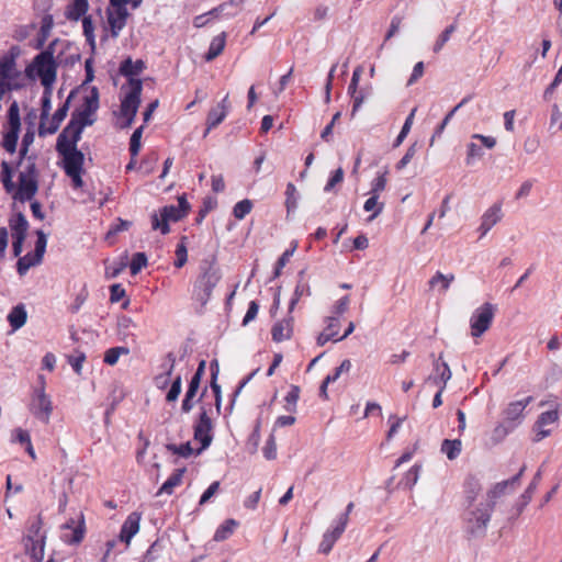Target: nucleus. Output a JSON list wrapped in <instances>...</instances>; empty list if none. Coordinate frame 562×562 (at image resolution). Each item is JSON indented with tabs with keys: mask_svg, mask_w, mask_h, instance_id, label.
Here are the masks:
<instances>
[{
	"mask_svg": "<svg viewBox=\"0 0 562 562\" xmlns=\"http://www.w3.org/2000/svg\"><path fill=\"white\" fill-rule=\"evenodd\" d=\"M493 512V504L485 502L467 506L462 514V524L468 539H481L486 536Z\"/></svg>",
	"mask_w": 562,
	"mask_h": 562,
	"instance_id": "nucleus-1",
	"label": "nucleus"
},
{
	"mask_svg": "<svg viewBox=\"0 0 562 562\" xmlns=\"http://www.w3.org/2000/svg\"><path fill=\"white\" fill-rule=\"evenodd\" d=\"M58 40H54L48 46L34 56L32 61L25 67L24 75L27 79L34 81L36 79L49 80L57 79V70L61 60H57L54 57L55 45Z\"/></svg>",
	"mask_w": 562,
	"mask_h": 562,
	"instance_id": "nucleus-2",
	"label": "nucleus"
},
{
	"mask_svg": "<svg viewBox=\"0 0 562 562\" xmlns=\"http://www.w3.org/2000/svg\"><path fill=\"white\" fill-rule=\"evenodd\" d=\"M0 180L7 193H13L12 198L19 202L31 201L38 191V180L25 179L19 176V186L13 182V169L7 160L1 161Z\"/></svg>",
	"mask_w": 562,
	"mask_h": 562,
	"instance_id": "nucleus-3",
	"label": "nucleus"
},
{
	"mask_svg": "<svg viewBox=\"0 0 562 562\" xmlns=\"http://www.w3.org/2000/svg\"><path fill=\"white\" fill-rule=\"evenodd\" d=\"M220 280L221 273L215 262L203 261L201 265V273L195 281L193 289V296L202 306L209 302L213 289Z\"/></svg>",
	"mask_w": 562,
	"mask_h": 562,
	"instance_id": "nucleus-4",
	"label": "nucleus"
},
{
	"mask_svg": "<svg viewBox=\"0 0 562 562\" xmlns=\"http://www.w3.org/2000/svg\"><path fill=\"white\" fill-rule=\"evenodd\" d=\"M142 91L143 82L140 79L130 80V91L122 99L120 105V114L125 119V121L120 124L121 128H128L134 123L140 104Z\"/></svg>",
	"mask_w": 562,
	"mask_h": 562,
	"instance_id": "nucleus-5",
	"label": "nucleus"
},
{
	"mask_svg": "<svg viewBox=\"0 0 562 562\" xmlns=\"http://www.w3.org/2000/svg\"><path fill=\"white\" fill-rule=\"evenodd\" d=\"M19 54L20 48L12 46L5 55L0 57V101L10 92V90L5 88L4 79L22 76V72L16 69V58Z\"/></svg>",
	"mask_w": 562,
	"mask_h": 562,
	"instance_id": "nucleus-6",
	"label": "nucleus"
},
{
	"mask_svg": "<svg viewBox=\"0 0 562 562\" xmlns=\"http://www.w3.org/2000/svg\"><path fill=\"white\" fill-rule=\"evenodd\" d=\"M113 10H106L108 23L110 25L111 36L116 38L120 32L125 27L130 16L126 8V0H109Z\"/></svg>",
	"mask_w": 562,
	"mask_h": 562,
	"instance_id": "nucleus-7",
	"label": "nucleus"
},
{
	"mask_svg": "<svg viewBox=\"0 0 562 562\" xmlns=\"http://www.w3.org/2000/svg\"><path fill=\"white\" fill-rule=\"evenodd\" d=\"M495 306L491 303H484L477 307L470 319L471 334L473 337H480L491 326L495 315Z\"/></svg>",
	"mask_w": 562,
	"mask_h": 562,
	"instance_id": "nucleus-8",
	"label": "nucleus"
},
{
	"mask_svg": "<svg viewBox=\"0 0 562 562\" xmlns=\"http://www.w3.org/2000/svg\"><path fill=\"white\" fill-rule=\"evenodd\" d=\"M213 423L211 417L204 407L201 408L199 419L193 426V437L196 441H200L201 447L196 450V454H200L203 450L207 449L212 443Z\"/></svg>",
	"mask_w": 562,
	"mask_h": 562,
	"instance_id": "nucleus-9",
	"label": "nucleus"
},
{
	"mask_svg": "<svg viewBox=\"0 0 562 562\" xmlns=\"http://www.w3.org/2000/svg\"><path fill=\"white\" fill-rule=\"evenodd\" d=\"M182 218L183 216L176 205H165L158 213L151 214V228L167 235L170 232L169 222H178Z\"/></svg>",
	"mask_w": 562,
	"mask_h": 562,
	"instance_id": "nucleus-10",
	"label": "nucleus"
},
{
	"mask_svg": "<svg viewBox=\"0 0 562 562\" xmlns=\"http://www.w3.org/2000/svg\"><path fill=\"white\" fill-rule=\"evenodd\" d=\"M42 382V387L35 391L32 404L31 412L32 414L43 422L44 424H48L52 412H53V403L49 396L45 393L44 390V378L40 376Z\"/></svg>",
	"mask_w": 562,
	"mask_h": 562,
	"instance_id": "nucleus-11",
	"label": "nucleus"
},
{
	"mask_svg": "<svg viewBox=\"0 0 562 562\" xmlns=\"http://www.w3.org/2000/svg\"><path fill=\"white\" fill-rule=\"evenodd\" d=\"M57 153L63 157L65 173L83 171L85 155L78 148H67L63 144H56Z\"/></svg>",
	"mask_w": 562,
	"mask_h": 562,
	"instance_id": "nucleus-12",
	"label": "nucleus"
},
{
	"mask_svg": "<svg viewBox=\"0 0 562 562\" xmlns=\"http://www.w3.org/2000/svg\"><path fill=\"white\" fill-rule=\"evenodd\" d=\"M74 94H75V91L72 90L69 93V95L66 99V101L53 114V116H52V119L49 121L48 126L45 125L46 121H40L38 135L41 137H44V136H46L48 134L49 135L55 134L59 130V126H60L61 122L67 116V113H68L69 108H70V102H71V99H72Z\"/></svg>",
	"mask_w": 562,
	"mask_h": 562,
	"instance_id": "nucleus-13",
	"label": "nucleus"
},
{
	"mask_svg": "<svg viewBox=\"0 0 562 562\" xmlns=\"http://www.w3.org/2000/svg\"><path fill=\"white\" fill-rule=\"evenodd\" d=\"M91 125V122L77 123L70 120L61 133L57 137L56 144H63L67 148H77L78 142L81 139L83 128Z\"/></svg>",
	"mask_w": 562,
	"mask_h": 562,
	"instance_id": "nucleus-14",
	"label": "nucleus"
},
{
	"mask_svg": "<svg viewBox=\"0 0 562 562\" xmlns=\"http://www.w3.org/2000/svg\"><path fill=\"white\" fill-rule=\"evenodd\" d=\"M532 400V396H527L524 400L510 402L503 412L504 420L516 429L522 423L524 411Z\"/></svg>",
	"mask_w": 562,
	"mask_h": 562,
	"instance_id": "nucleus-15",
	"label": "nucleus"
},
{
	"mask_svg": "<svg viewBox=\"0 0 562 562\" xmlns=\"http://www.w3.org/2000/svg\"><path fill=\"white\" fill-rule=\"evenodd\" d=\"M526 470V465H522L519 472L513 477L496 483L486 494V504H493V508H495L496 499L506 493L508 487L514 488L515 485L519 484L520 477Z\"/></svg>",
	"mask_w": 562,
	"mask_h": 562,
	"instance_id": "nucleus-16",
	"label": "nucleus"
},
{
	"mask_svg": "<svg viewBox=\"0 0 562 562\" xmlns=\"http://www.w3.org/2000/svg\"><path fill=\"white\" fill-rule=\"evenodd\" d=\"M63 529H71L72 533L69 537L68 535L63 536V540L68 544H78L80 543L86 533V525L83 514L80 513L78 522L74 518L68 519L64 525Z\"/></svg>",
	"mask_w": 562,
	"mask_h": 562,
	"instance_id": "nucleus-17",
	"label": "nucleus"
},
{
	"mask_svg": "<svg viewBox=\"0 0 562 562\" xmlns=\"http://www.w3.org/2000/svg\"><path fill=\"white\" fill-rule=\"evenodd\" d=\"M229 110L228 95H226L216 106L212 108L209 111L206 119V130L204 136L209 134V132L218 126L226 117Z\"/></svg>",
	"mask_w": 562,
	"mask_h": 562,
	"instance_id": "nucleus-18",
	"label": "nucleus"
},
{
	"mask_svg": "<svg viewBox=\"0 0 562 562\" xmlns=\"http://www.w3.org/2000/svg\"><path fill=\"white\" fill-rule=\"evenodd\" d=\"M503 218L502 213V203H494L491 207H488L484 214L482 215V222L479 227L481 233V237L485 236L493 226H495Z\"/></svg>",
	"mask_w": 562,
	"mask_h": 562,
	"instance_id": "nucleus-19",
	"label": "nucleus"
},
{
	"mask_svg": "<svg viewBox=\"0 0 562 562\" xmlns=\"http://www.w3.org/2000/svg\"><path fill=\"white\" fill-rule=\"evenodd\" d=\"M140 522V514L133 512L131 513L121 527L119 538L130 544L132 538L138 532Z\"/></svg>",
	"mask_w": 562,
	"mask_h": 562,
	"instance_id": "nucleus-20",
	"label": "nucleus"
},
{
	"mask_svg": "<svg viewBox=\"0 0 562 562\" xmlns=\"http://www.w3.org/2000/svg\"><path fill=\"white\" fill-rule=\"evenodd\" d=\"M25 550L31 555L32 562H42L44 558L45 537L34 538L32 535L25 537Z\"/></svg>",
	"mask_w": 562,
	"mask_h": 562,
	"instance_id": "nucleus-21",
	"label": "nucleus"
},
{
	"mask_svg": "<svg viewBox=\"0 0 562 562\" xmlns=\"http://www.w3.org/2000/svg\"><path fill=\"white\" fill-rule=\"evenodd\" d=\"M136 324L134 323V321L126 316V315H121L117 317V322H116V333H117V336L120 338V340L122 341H127V340H132V341H135V334H134V330L136 328Z\"/></svg>",
	"mask_w": 562,
	"mask_h": 562,
	"instance_id": "nucleus-22",
	"label": "nucleus"
},
{
	"mask_svg": "<svg viewBox=\"0 0 562 562\" xmlns=\"http://www.w3.org/2000/svg\"><path fill=\"white\" fill-rule=\"evenodd\" d=\"M145 68L146 65L144 60L137 59L136 61H133L131 57H127L121 63L119 72L126 77L127 82L130 83V80L135 79L134 76L142 74Z\"/></svg>",
	"mask_w": 562,
	"mask_h": 562,
	"instance_id": "nucleus-23",
	"label": "nucleus"
},
{
	"mask_svg": "<svg viewBox=\"0 0 562 562\" xmlns=\"http://www.w3.org/2000/svg\"><path fill=\"white\" fill-rule=\"evenodd\" d=\"M292 324V317L276 323L271 329L272 340L276 342H281L283 340L290 339L293 331Z\"/></svg>",
	"mask_w": 562,
	"mask_h": 562,
	"instance_id": "nucleus-24",
	"label": "nucleus"
},
{
	"mask_svg": "<svg viewBox=\"0 0 562 562\" xmlns=\"http://www.w3.org/2000/svg\"><path fill=\"white\" fill-rule=\"evenodd\" d=\"M9 226L12 231V236L26 238L29 222L22 212L15 213L9 218Z\"/></svg>",
	"mask_w": 562,
	"mask_h": 562,
	"instance_id": "nucleus-25",
	"label": "nucleus"
},
{
	"mask_svg": "<svg viewBox=\"0 0 562 562\" xmlns=\"http://www.w3.org/2000/svg\"><path fill=\"white\" fill-rule=\"evenodd\" d=\"M88 9V0H74L70 4L67 5L65 16L70 21H78L79 19L86 16Z\"/></svg>",
	"mask_w": 562,
	"mask_h": 562,
	"instance_id": "nucleus-26",
	"label": "nucleus"
},
{
	"mask_svg": "<svg viewBox=\"0 0 562 562\" xmlns=\"http://www.w3.org/2000/svg\"><path fill=\"white\" fill-rule=\"evenodd\" d=\"M27 319V313L24 304L20 303L15 305L8 315V322L10 326L16 330L23 327Z\"/></svg>",
	"mask_w": 562,
	"mask_h": 562,
	"instance_id": "nucleus-27",
	"label": "nucleus"
},
{
	"mask_svg": "<svg viewBox=\"0 0 562 562\" xmlns=\"http://www.w3.org/2000/svg\"><path fill=\"white\" fill-rule=\"evenodd\" d=\"M186 470H187L186 468L177 469L168 477V480L160 486V488L157 492V495H161V494L171 495L173 493V488L181 484Z\"/></svg>",
	"mask_w": 562,
	"mask_h": 562,
	"instance_id": "nucleus-28",
	"label": "nucleus"
},
{
	"mask_svg": "<svg viewBox=\"0 0 562 562\" xmlns=\"http://www.w3.org/2000/svg\"><path fill=\"white\" fill-rule=\"evenodd\" d=\"M481 490H482V487H481L480 481L476 477L470 476L465 480L464 495H465V501H467L468 505L476 504L475 501H476Z\"/></svg>",
	"mask_w": 562,
	"mask_h": 562,
	"instance_id": "nucleus-29",
	"label": "nucleus"
},
{
	"mask_svg": "<svg viewBox=\"0 0 562 562\" xmlns=\"http://www.w3.org/2000/svg\"><path fill=\"white\" fill-rule=\"evenodd\" d=\"M225 43H226V34L225 33H221L220 35L215 36L212 40L209 50L204 56L205 60L212 61L217 56H220L225 48Z\"/></svg>",
	"mask_w": 562,
	"mask_h": 562,
	"instance_id": "nucleus-30",
	"label": "nucleus"
},
{
	"mask_svg": "<svg viewBox=\"0 0 562 562\" xmlns=\"http://www.w3.org/2000/svg\"><path fill=\"white\" fill-rule=\"evenodd\" d=\"M442 359V356H439L438 360L435 362V370L439 372V376L428 378V381H432L436 385H445L451 379V371L449 366L446 362L441 364L439 361Z\"/></svg>",
	"mask_w": 562,
	"mask_h": 562,
	"instance_id": "nucleus-31",
	"label": "nucleus"
},
{
	"mask_svg": "<svg viewBox=\"0 0 562 562\" xmlns=\"http://www.w3.org/2000/svg\"><path fill=\"white\" fill-rule=\"evenodd\" d=\"M211 369V389L215 396V405L217 412L221 409V401H222V391L221 385L217 384V375H218V363L217 360H213L210 366Z\"/></svg>",
	"mask_w": 562,
	"mask_h": 562,
	"instance_id": "nucleus-32",
	"label": "nucleus"
},
{
	"mask_svg": "<svg viewBox=\"0 0 562 562\" xmlns=\"http://www.w3.org/2000/svg\"><path fill=\"white\" fill-rule=\"evenodd\" d=\"M541 470H538L537 473L535 474L532 481L529 483L528 487L525 490V492L522 493V495L520 496V499H521V504L518 508V512L520 513L528 504L529 502L531 501L532 496H533V493L536 492L537 487H538V484L541 480Z\"/></svg>",
	"mask_w": 562,
	"mask_h": 562,
	"instance_id": "nucleus-33",
	"label": "nucleus"
},
{
	"mask_svg": "<svg viewBox=\"0 0 562 562\" xmlns=\"http://www.w3.org/2000/svg\"><path fill=\"white\" fill-rule=\"evenodd\" d=\"M462 449L460 439H445L441 443V452H443L449 460H454L459 457Z\"/></svg>",
	"mask_w": 562,
	"mask_h": 562,
	"instance_id": "nucleus-34",
	"label": "nucleus"
},
{
	"mask_svg": "<svg viewBox=\"0 0 562 562\" xmlns=\"http://www.w3.org/2000/svg\"><path fill=\"white\" fill-rule=\"evenodd\" d=\"M514 430L515 428L503 419V422L498 423L494 427L491 435V440L494 445H497L502 442Z\"/></svg>",
	"mask_w": 562,
	"mask_h": 562,
	"instance_id": "nucleus-35",
	"label": "nucleus"
},
{
	"mask_svg": "<svg viewBox=\"0 0 562 562\" xmlns=\"http://www.w3.org/2000/svg\"><path fill=\"white\" fill-rule=\"evenodd\" d=\"M238 522L235 519H227L225 520L215 531L214 533V540L215 541H224L227 538H229L235 528L237 527Z\"/></svg>",
	"mask_w": 562,
	"mask_h": 562,
	"instance_id": "nucleus-36",
	"label": "nucleus"
},
{
	"mask_svg": "<svg viewBox=\"0 0 562 562\" xmlns=\"http://www.w3.org/2000/svg\"><path fill=\"white\" fill-rule=\"evenodd\" d=\"M454 280V274H443L440 271H437L435 276L429 280L428 284L431 289H434L437 284H440V292H446L450 284Z\"/></svg>",
	"mask_w": 562,
	"mask_h": 562,
	"instance_id": "nucleus-37",
	"label": "nucleus"
},
{
	"mask_svg": "<svg viewBox=\"0 0 562 562\" xmlns=\"http://www.w3.org/2000/svg\"><path fill=\"white\" fill-rule=\"evenodd\" d=\"M471 95H467L464 97L452 110H450L447 115L445 116V119L442 120V122L438 125V127L436 128L434 135H432V138H431V142L434 140L435 137L437 136H440L441 133L443 132V130L446 128L447 124L450 122V120L453 117V115L456 114V112L461 109L464 104H467L470 100H471Z\"/></svg>",
	"mask_w": 562,
	"mask_h": 562,
	"instance_id": "nucleus-38",
	"label": "nucleus"
},
{
	"mask_svg": "<svg viewBox=\"0 0 562 562\" xmlns=\"http://www.w3.org/2000/svg\"><path fill=\"white\" fill-rule=\"evenodd\" d=\"M7 123H8L9 130L20 131V128H21L20 110H19V104L15 100L12 101V103L8 110Z\"/></svg>",
	"mask_w": 562,
	"mask_h": 562,
	"instance_id": "nucleus-39",
	"label": "nucleus"
},
{
	"mask_svg": "<svg viewBox=\"0 0 562 562\" xmlns=\"http://www.w3.org/2000/svg\"><path fill=\"white\" fill-rule=\"evenodd\" d=\"M166 358L169 362L166 372L155 378L156 385L160 389H165L168 385L169 379L173 372L176 363V357L172 352H169Z\"/></svg>",
	"mask_w": 562,
	"mask_h": 562,
	"instance_id": "nucleus-40",
	"label": "nucleus"
},
{
	"mask_svg": "<svg viewBox=\"0 0 562 562\" xmlns=\"http://www.w3.org/2000/svg\"><path fill=\"white\" fill-rule=\"evenodd\" d=\"M36 236H37V238L35 241V249H34V252L32 256L35 257V262H42L44 254L46 251L47 236L41 229L36 231Z\"/></svg>",
	"mask_w": 562,
	"mask_h": 562,
	"instance_id": "nucleus-41",
	"label": "nucleus"
},
{
	"mask_svg": "<svg viewBox=\"0 0 562 562\" xmlns=\"http://www.w3.org/2000/svg\"><path fill=\"white\" fill-rule=\"evenodd\" d=\"M83 35L89 44L91 52H95V37H94V25L91 16H83L82 19Z\"/></svg>",
	"mask_w": 562,
	"mask_h": 562,
	"instance_id": "nucleus-42",
	"label": "nucleus"
},
{
	"mask_svg": "<svg viewBox=\"0 0 562 562\" xmlns=\"http://www.w3.org/2000/svg\"><path fill=\"white\" fill-rule=\"evenodd\" d=\"M19 133L20 131L16 130H8L3 134L1 146L10 154H13L16 149Z\"/></svg>",
	"mask_w": 562,
	"mask_h": 562,
	"instance_id": "nucleus-43",
	"label": "nucleus"
},
{
	"mask_svg": "<svg viewBox=\"0 0 562 562\" xmlns=\"http://www.w3.org/2000/svg\"><path fill=\"white\" fill-rule=\"evenodd\" d=\"M130 349L127 347H113L105 351L103 361L109 366L117 363L121 355H128Z\"/></svg>",
	"mask_w": 562,
	"mask_h": 562,
	"instance_id": "nucleus-44",
	"label": "nucleus"
},
{
	"mask_svg": "<svg viewBox=\"0 0 562 562\" xmlns=\"http://www.w3.org/2000/svg\"><path fill=\"white\" fill-rule=\"evenodd\" d=\"M378 200H379V196L370 194V198L364 202V205H363L364 211L366 212L373 211L372 215L369 218L370 221H372L376 216H379L384 209V203H380Z\"/></svg>",
	"mask_w": 562,
	"mask_h": 562,
	"instance_id": "nucleus-45",
	"label": "nucleus"
},
{
	"mask_svg": "<svg viewBox=\"0 0 562 562\" xmlns=\"http://www.w3.org/2000/svg\"><path fill=\"white\" fill-rule=\"evenodd\" d=\"M187 237L183 236L176 248V260L173 262L176 268H182L188 261V250L186 246Z\"/></svg>",
	"mask_w": 562,
	"mask_h": 562,
	"instance_id": "nucleus-46",
	"label": "nucleus"
},
{
	"mask_svg": "<svg viewBox=\"0 0 562 562\" xmlns=\"http://www.w3.org/2000/svg\"><path fill=\"white\" fill-rule=\"evenodd\" d=\"M416 108H414L411 113L408 114V116L406 117L403 126H402V130L400 132V134L397 135L393 146L394 147H398L403 140L405 139V137L407 136V134L409 133L411 128H412V125H413V121H414V116H415V112H416Z\"/></svg>",
	"mask_w": 562,
	"mask_h": 562,
	"instance_id": "nucleus-47",
	"label": "nucleus"
},
{
	"mask_svg": "<svg viewBox=\"0 0 562 562\" xmlns=\"http://www.w3.org/2000/svg\"><path fill=\"white\" fill-rule=\"evenodd\" d=\"M166 448L168 451L172 452L173 454H178L182 458H189L194 452V450L189 441L186 443H181L179 446L175 445V443H168L166 446Z\"/></svg>",
	"mask_w": 562,
	"mask_h": 562,
	"instance_id": "nucleus-48",
	"label": "nucleus"
},
{
	"mask_svg": "<svg viewBox=\"0 0 562 562\" xmlns=\"http://www.w3.org/2000/svg\"><path fill=\"white\" fill-rule=\"evenodd\" d=\"M40 263L41 262H35V257L32 256V254H26L24 257L18 259L16 271L20 276H24L31 267Z\"/></svg>",
	"mask_w": 562,
	"mask_h": 562,
	"instance_id": "nucleus-49",
	"label": "nucleus"
},
{
	"mask_svg": "<svg viewBox=\"0 0 562 562\" xmlns=\"http://www.w3.org/2000/svg\"><path fill=\"white\" fill-rule=\"evenodd\" d=\"M52 27H53L52 16L44 18L41 30H40L37 44L35 46L37 49H40L44 46V43L46 42Z\"/></svg>",
	"mask_w": 562,
	"mask_h": 562,
	"instance_id": "nucleus-50",
	"label": "nucleus"
},
{
	"mask_svg": "<svg viewBox=\"0 0 562 562\" xmlns=\"http://www.w3.org/2000/svg\"><path fill=\"white\" fill-rule=\"evenodd\" d=\"M147 266V256L145 252L134 254L130 263L131 274L136 276L143 268Z\"/></svg>",
	"mask_w": 562,
	"mask_h": 562,
	"instance_id": "nucleus-51",
	"label": "nucleus"
},
{
	"mask_svg": "<svg viewBox=\"0 0 562 562\" xmlns=\"http://www.w3.org/2000/svg\"><path fill=\"white\" fill-rule=\"evenodd\" d=\"M143 131H144V126H139L133 132V134L131 136L130 153H131V157H133V158H136V156L138 155V153L140 150V138L143 135Z\"/></svg>",
	"mask_w": 562,
	"mask_h": 562,
	"instance_id": "nucleus-52",
	"label": "nucleus"
},
{
	"mask_svg": "<svg viewBox=\"0 0 562 562\" xmlns=\"http://www.w3.org/2000/svg\"><path fill=\"white\" fill-rule=\"evenodd\" d=\"M310 286L306 282H303V280H300L295 286L293 297L291 299L289 310L290 312L293 311L294 306L299 302V300L304 295H310Z\"/></svg>",
	"mask_w": 562,
	"mask_h": 562,
	"instance_id": "nucleus-53",
	"label": "nucleus"
},
{
	"mask_svg": "<svg viewBox=\"0 0 562 562\" xmlns=\"http://www.w3.org/2000/svg\"><path fill=\"white\" fill-rule=\"evenodd\" d=\"M252 209V202L248 199L237 202L233 209V215L237 220H243Z\"/></svg>",
	"mask_w": 562,
	"mask_h": 562,
	"instance_id": "nucleus-54",
	"label": "nucleus"
},
{
	"mask_svg": "<svg viewBox=\"0 0 562 562\" xmlns=\"http://www.w3.org/2000/svg\"><path fill=\"white\" fill-rule=\"evenodd\" d=\"M300 397V387L297 385H291L290 391L285 396V409L290 413L295 412L296 403Z\"/></svg>",
	"mask_w": 562,
	"mask_h": 562,
	"instance_id": "nucleus-55",
	"label": "nucleus"
},
{
	"mask_svg": "<svg viewBox=\"0 0 562 562\" xmlns=\"http://www.w3.org/2000/svg\"><path fill=\"white\" fill-rule=\"evenodd\" d=\"M19 176H25V179L38 180V171L35 164V157L29 156L24 170H22Z\"/></svg>",
	"mask_w": 562,
	"mask_h": 562,
	"instance_id": "nucleus-56",
	"label": "nucleus"
},
{
	"mask_svg": "<svg viewBox=\"0 0 562 562\" xmlns=\"http://www.w3.org/2000/svg\"><path fill=\"white\" fill-rule=\"evenodd\" d=\"M559 419V412L557 409L547 411L539 415L536 426L541 428L548 424H553Z\"/></svg>",
	"mask_w": 562,
	"mask_h": 562,
	"instance_id": "nucleus-57",
	"label": "nucleus"
},
{
	"mask_svg": "<svg viewBox=\"0 0 562 562\" xmlns=\"http://www.w3.org/2000/svg\"><path fill=\"white\" fill-rule=\"evenodd\" d=\"M457 30L456 24H451L445 29V31L439 35L438 40L434 45V52L438 53L441 50L443 45L450 40L451 34Z\"/></svg>",
	"mask_w": 562,
	"mask_h": 562,
	"instance_id": "nucleus-58",
	"label": "nucleus"
},
{
	"mask_svg": "<svg viewBox=\"0 0 562 562\" xmlns=\"http://www.w3.org/2000/svg\"><path fill=\"white\" fill-rule=\"evenodd\" d=\"M285 195H286L285 206H286L288 212L296 209V205H297L296 188L292 182H289L286 184Z\"/></svg>",
	"mask_w": 562,
	"mask_h": 562,
	"instance_id": "nucleus-59",
	"label": "nucleus"
},
{
	"mask_svg": "<svg viewBox=\"0 0 562 562\" xmlns=\"http://www.w3.org/2000/svg\"><path fill=\"white\" fill-rule=\"evenodd\" d=\"M467 148H468V150H467L465 162L468 166L473 165L474 160L476 158H481L483 156L482 147L475 143L468 144Z\"/></svg>",
	"mask_w": 562,
	"mask_h": 562,
	"instance_id": "nucleus-60",
	"label": "nucleus"
},
{
	"mask_svg": "<svg viewBox=\"0 0 562 562\" xmlns=\"http://www.w3.org/2000/svg\"><path fill=\"white\" fill-rule=\"evenodd\" d=\"M420 469L422 467L418 465V464H415L413 465L409 471L405 474L404 479H403V484L407 487V488H412L418 481V477H419V472H420Z\"/></svg>",
	"mask_w": 562,
	"mask_h": 562,
	"instance_id": "nucleus-61",
	"label": "nucleus"
},
{
	"mask_svg": "<svg viewBox=\"0 0 562 562\" xmlns=\"http://www.w3.org/2000/svg\"><path fill=\"white\" fill-rule=\"evenodd\" d=\"M386 173L387 171L383 172L382 175H379L371 183V190L369 194H373L376 196H380V193L385 189L386 187Z\"/></svg>",
	"mask_w": 562,
	"mask_h": 562,
	"instance_id": "nucleus-62",
	"label": "nucleus"
},
{
	"mask_svg": "<svg viewBox=\"0 0 562 562\" xmlns=\"http://www.w3.org/2000/svg\"><path fill=\"white\" fill-rule=\"evenodd\" d=\"M99 108V92L95 87L92 88L91 94L85 98V108L87 112H91L92 114Z\"/></svg>",
	"mask_w": 562,
	"mask_h": 562,
	"instance_id": "nucleus-63",
	"label": "nucleus"
},
{
	"mask_svg": "<svg viewBox=\"0 0 562 562\" xmlns=\"http://www.w3.org/2000/svg\"><path fill=\"white\" fill-rule=\"evenodd\" d=\"M347 527V517L346 515H340L336 526L331 530H327L325 533L331 536L334 541H337Z\"/></svg>",
	"mask_w": 562,
	"mask_h": 562,
	"instance_id": "nucleus-64",
	"label": "nucleus"
}]
</instances>
